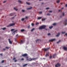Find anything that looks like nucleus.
<instances>
[{
    "label": "nucleus",
    "mask_w": 67,
    "mask_h": 67,
    "mask_svg": "<svg viewBox=\"0 0 67 67\" xmlns=\"http://www.w3.org/2000/svg\"><path fill=\"white\" fill-rule=\"evenodd\" d=\"M46 27V26L45 25H43L42 26H40L39 28V30H41V29H44Z\"/></svg>",
    "instance_id": "f257e3e1"
},
{
    "label": "nucleus",
    "mask_w": 67,
    "mask_h": 67,
    "mask_svg": "<svg viewBox=\"0 0 67 67\" xmlns=\"http://www.w3.org/2000/svg\"><path fill=\"white\" fill-rule=\"evenodd\" d=\"M28 58V57H26V58L27 60H28V61H31V60H32L33 59H32L31 58L29 59Z\"/></svg>",
    "instance_id": "f03ea898"
},
{
    "label": "nucleus",
    "mask_w": 67,
    "mask_h": 67,
    "mask_svg": "<svg viewBox=\"0 0 67 67\" xmlns=\"http://www.w3.org/2000/svg\"><path fill=\"white\" fill-rule=\"evenodd\" d=\"M15 25V23H14L13 24H9V25L8 26H7V27H9V26H13V25Z\"/></svg>",
    "instance_id": "7ed1b4c3"
},
{
    "label": "nucleus",
    "mask_w": 67,
    "mask_h": 67,
    "mask_svg": "<svg viewBox=\"0 0 67 67\" xmlns=\"http://www.w3.org/2000/svg\"><path fill=\"white\" fill-rule=\"evenodd\" d=\"M60 66V65L58 63L55 65V67H58Z\"/></svg>",
    "instance_id": "20e7f679"
},
{
    "label": "nucleus",
    "mask_w": 67,
    "mask_h": 67,
    "mask_svg": "<svg viewBox=\"0 0 67 67\" xmlns=\"http://www.w3.org/2000/svg\"><path fill=\"white\" fill-rule=\"evenodd\" d=\"M22 56H23V57H26V56H27V54L25 53L22 55Z\"/></svg>",
    "instance_id": "39448f33"
},
{
    "label": "nucleus",
    "mask_w": 67,
    "mask_h": 67,
    "mask_svg": "<svg viewBox=\"0 0 67 67\" xmlns=\"http://www.w3.org/2000/svg\"><path fill=\"white\" fill-rule=\"evenodd\" d=\"M67 19H66L65 21H64V24H65V25H66L67 24Z\"/></svg>",
    "instance_id": "423d86ee"
},
{
    "label": "nucleus",
    "mask_w": 67,
    "mask_h": 67,
    "mask_svg": "<svg viewBox=\"0 0 67 67\" xmlns=\"http://www.w3.org/2000/svg\"><path fill=\"white\" fill-rule=\"evenodd\" d=\"M55 40H56V39H51L49 40V42H53V41H55Z\"/></svg>",
    "instance_id": "0eeeda50"
},
{
    "label": "nucleus",
    "mask_w": 67,
    "mask_h": 67,
    "mask_svg": "<svg viewBox=\"0 0 67 67\" xmlns=\"http://www.w3.org/2000/svg\"><path fill=\"white\" fill-rule=\"evenodd\" d=\"M50 48V47L48 48L47 49L46 48H44V51H48V49H49Z\"/></svg>",
    "instance_id": "6e6552de"
},
{
    "label": "nucleus",
    "mask_w": 67,
    "mask_h": 67,
    "mask_svg": "<svg viewBox=\"0 0 67 67\" xmlns=\"http://www.w3.org/2000/svg\"><path fill=\"white\" fill-rule=\"evenodd\" d=\"M8 41L10 44H12V41H10V39H8Z\"/></svg>",
    "instance_id": "1a4fd4ad"
},
{
    "label": "nucleus",
    "mask_w": 67,
    "mask_h": 67,
    "mask_svg": "<svg viewBox=\"0 0 67 67\" xmlns=\"http://www.w3.org/2000/svg\"><path fill=\"white\" fill-rule=\"evenodd\" d=\"M60 33L59 32L58 33V34H57V35L56 36H57V37H58V36H59L60 35Z\"/></svg>",
    "instance_id": "9d476101"
},
{
    "label": "nucleus",
    "mask_w": 67,
    "mask_h": 67,
    "mask_svg": "<svg viewBox=\"0 0 67 67\" xmlns=\"http://www.w3.org/2000/svg\"><path fill=\"white\" fill-rule=\"evenodd\" d=\"M63 49L64 50H65V51H67V48L65 47H63Z\"/></svg>",
    "instance_id": "9b49d317"
},
{
    "label": "nucleus",
    "mask_w": 67,
    "mask_h": 67,
    "mask_svg": "<svg viewBox=\"0 0 67 67\" xmlns=\"http://www.w3.org/2000/svg\"><path fill=\"white\" fill-rule=\"evenodd\" d=\"M14 14V13H12L11 14H10V16H12V15H13Z\"/></svg>",
    "instance_id": "f8f14e48"
},
{
    "label": "nucleus",
    "mask_w": 67,
    "mask_h": 67,
    "mask_svg": "<svg viewBox=\"0 0 67 67\" xmlns=\"http://www.w3.org/2000/svg\"><path fill=\"white\" fill-rule=\"evenodd\" d=\"M20 44H23V41L22 40H20Z\"/></svg>",
    "instance_id": "ddd939ff"
},
{
    "label": "nucleus",
    "mask_w": 67,
    "mask_h": 67,
    "mask_svg": "<svg viewBox=\"0 0 67 67\" xmlns=\"http://www.w3.org/2000/svg\"><path fill=\"white\" fill-rule=\"evenodd\" d=\"M55 56H56V54H54L53 55V58H54Z\"/></svg>",
    "instance_id": "4468645a"
},
{
    "label": "nucleus",
    "mask_w": 67,
    "mask_h": 67,
    "mask_svg": "<svg viewBox=\"0 0 67 67\" xmlns=\"http://www.w3.org/2000/svg\"><path fill=\"white\" fill-rule=\"evenodd\" d=\"M14 41L15 42H18V40H17V38H15Z\"/></svg>",
    "instance_id": "2eb2a0df"
},
{
    "label": "nucleus",
    "mask_w": 67,
    "mask_h": 67,
    "mask_svg": "<svg viewBox=\"0 0 67 67\" xmlns=\"http://www.w3.org/2000/svg\"><path fill=\"white\" fill-rule=\"evenodd\" d=\"M27 65H28V64H25L23 65V66L25 67V66H27Z\"/></svg>",
    "instance_id": "dca6fc26"
},
{
    "label": "nucleus",
    "mask_w": 67,
    "mask_h": 67,
    "mask_svg": "<svg viewBox=\"0 0 67 67\" xmlns=\"http://www.w3.org/2000/svg\"><path fill=\"white\" fill-rule=\"evenodd\" d=\"M16 38H18V37H20V36L19 35H18V34H17L16 36Z\"/></svg>",
    "instance_id": "f3484780"
},
{
    "label": "nucleus",
    "mask_w": 67,
    "mask_h": 67,
    "mask_svg": "<svg viewBox=\"0 0 67 67\" xmlns=\"http://www.w3.org/2000/svg\"><path fill=\"white\" fill-rule=\"evenodd\" d=\"M37 41H41V40H39V39H37V40H36V43L37 42Z\"/></svg>",
    "instance_id": "a211bd4d"
},
{
    "label": "nucleus",
    "mask_w": 67,
    "mask_h": 67,
    "mask_svg": "<svg viewBox=\"0 0 67 67\" xmlns=\"http://www.w3.org/2000/svg\"><path fill=\"white\" fill-rule=\"evenodd\" d=\"M42 19V17H38L37 18L38 20H40V19Z\"/></svg>",
    "instance_id": "6ab92c4d"
},
{
    "label": "nucleus",
    "mask_w": 67,
    "mask_h": 67,
    "mask_svg": "<svg viewBox=\"0 0 67 67\" xmlns=\"http://www.w3.org/2000/svg\"><path fill=\"white\" fill-rule=\"evenodd\" d=\"M21 32H24V29H21V30H20Z\"/></svg>",
    "instance_id": "aec40b11"
},
{
    "label": "nucleus",
    "mask_w": 67,
    "mask_h": 67,
    "mask_svg": "<svg viewBox=\"0 0 67 67\" xmlns=\"http://www.w3.org/2000/svg\"><path fill=\"white\" fill-rule=\"evenodd\" d=\"M32 7H30L29 8H27V10H29L30 9H32Z\"/></svg>",
    "instance_id": "412c9836"
},
{
    "label": "nucleus",
    "mask_w": 67,
    "mask_h": 67,
    "mask_svg": "<svg viewBox=\"0 0 67 67\" xmlns=\"http://www.w3.org/2000/svg\"><path fill=\"white\" fill-rule=\"evenodd\" d=\"M47 56H48V53H46V55H45V57H47Z\"/></svg>",
    "instance_id": "4be33fe9"
},
{
    "label": "nucleus",
    "mask_w": 67,
    "mask_h": 67,
    "mask_svg": "<svg viewBox=\"0 0 67 67\" xmlns=\"http://www.w3.org/2000/svg\"><path fill=\"white\" fill-rule=\"evenodd\" d=\"M14 10H16V11H17V10H18V9H16V8L14 7Z\"/></svg>",
    "instance_id": "5701e85b"
},
{
    "label": "nucleus",
    "mask_w": 67,
    "mask_h": 67,
    "mask_svg": "<svg viewBox=\"0 0 67 67\" xmlns=\"http://www.w3.org/2000/svg\"><path fill=\"white\" fill-rule=\"evenodd\" d=\"M10 47H5V48L6 49H9V48H10Z\"/></svg>",
    "instance_id": "b1692460"
},
{
    "label": "nucleus",
    "mask_w": 67,
    "mask_h": 67,
    "mask_svg": "<svg viewBox=\"0 0 67 67\" xmlns=\"http://www.w3.org/2000/svg\"><path fill=\"white\" fill-rule=\"evenodd\" d=\"M35 29L34 28H33L31 30V32H32V31H33V30H34Z\"/></svg>",
    "instance_id": "393cba45"
},
{
    "label": "nucleus",
    "mask_w": 67,
    "mask_h": 67,
    "mask_svg": "<svg viewBox=\"0 0 67 67\" xmlns=\"http://www.w3.org/2000/svg\"><path fill=\"white\" fill-rule=\"evenodd\" d=\"M60 42H61V40H60L59 41L57 42V44H58V43H59Z\"/></svg>",
    "instance_id": "a878e982"
},
{
    "label": "nucleus",
    "mask_w": 67,
    "mask_h": 67,
    "mask_svg": "<svg viewBox=\"0 0 67 67\" xmlns=\"http://www.w3.org/2000/svg\"><path fill=\"white\" fill-rule=\"evenodd\" d=\"M49 27L50 29H52L53 27V26H50V27Z\"/></svg>",
    "instance_id": "bb28decb"
},
{
    "label": "nucleus",
    "mask_w": 67,
    "mask_h": 67,
    "mask_svg": "<svg viewBox=\"0 0 67 67\" xmlns=\"http://www.w3.org/2000/svg\"><path fill=\"white\" fill-rule=\"evenodd\" d=\"M26 3L27 4H28V5H30V3H27V2H26Z\"/></svg>",
    "instance_id": "cd10ccee"
},
{
    "label": "nucleus",
    "mask_w": 67,
    "mask_h": 67,
    "mask_svg": "<svg viewBox=\"0 0 67 67\" xmlns=\"http://www.w3.org/2000/svg\"><path fill=\"white\" fill-rule=\"evenodd\" d=\"M59 2H60V0H58L57 2V3H58Z\"/></svg>",
    "instance_id": "c85d7f7f"
},
{
    "label": "nucleus",
    "mask_w": 67,
    "mask_h": 67,
    "mask_svg": "<svg viewBox=\"0 0 67 67\" xmlns=\"http://www.w3.org/2000/svg\"><path fill=\"white\" fill-rule=\"evenodd\" d=\"M57 24L56 23H54L53 24V25H56Z\"/></svg>",
    "instance_id": "c756f323"
},
{
    "label": "nucleus",
    "mask_w": 67,
    "mask_h": 67,
    "mask_svg": "<svg viewBox=\"0 0 67 67\" xmlns=\"http://www.w3.org/2000/svg\"><path fill=\"white\" fill-rule=\"evenodd\" d=\"M18 2H19V3H21V1L20 0H19Z\"/></svg>",
    "instance_id": "7c9ffc66"
},
{
    "label": "nucleus",
    "mask_w": 67,
    "mask_h": 67,
    "mask_svg": "<svg viewBox=\"0 0 67 67\" xmlns=\"http://www.w3.org/2000/svg\"><path fill=\"white\" fill-rule=\"evenodd\" d=\"M3 30H5V29H6V28L5 27H4V28H3V29H2Z\"/></svg>",
    "instance_id": "2f4dec72"
},
{
    "label": "nucleus",
    "mask_w": 67,
    "mask_h": 67,
    "mask_svg": "<svg viewBox=\"0 0 67 67\" xmlns=\"http://www.w3.org/2000/svg\"><path fill=\"white\" fill-rule=\"evenodd\" d=\"M66 33V32L65 31H64V32H62V34H64V33Z\"/></svg>",
    "instance_id": "473e14b6"
},
{
    "label": "nucleus",
    "mask_w": 67,
    "mask_h": 67,
    "mask_svg": "<svg viewBox=\"0 0 67 67\" xmlns=\"http://www.w3.org/2000/svg\"><path fill=\"white\" fill-rule=\"evenodd\" d=\"M14 29H11V31H14Z\"/></svg>",
    "instance_id": "72a5a7b5"
},
{
    "label": "nucleus",
    "mask_w": 67,
    "mask_h": 67,
    "mask_svg": "<svg viewBox=\"0 0 67 67\" xmlns=\"http://www.w3.org/2000/svg\"><path fill=\"white\" fill-rule=\"evenodd\" d=\"M34 23H31V25H32V26H34Z\"/></svg>",
    "instance_id": "f704fd0d"
},
{
    "label": "nucleus",
    "mask_w": 67,
    "mask_h": 67,
    "mask_svg": "<svg viewBox=\"0 0 67 67\" xmlns=\"http://www.w3.org/2000/svg\"><path fill=\"white\" fill-rule=\"evenodd\" d=\"M16 31H17V30H15V31H14L13 32L14 33V34H15V33H14V32H16Z\"/></svg>",
    "instance_id": "c9c22d12"
},
{
    "label": "nucleus",
    "mask_w": 67,
    "mask_h": 67,
    "mask_svg": "<svg viewBox=\"0 0 67 67\" xmlns=\"http://www.w3.org/2000/svg\"><path fill=\"white\" fill-rule=\"evenodd\" d=\"M48 36H49V35H51V34L49 33H48Z\"/></svg>",
    "instance_id": "e433bc0d"
},
{
    "label": "nucleus",
    "mask_w": 67,
    "mask_h": 67,
    "mask_svg": "<svg viewBox=\"0 0 67 67\" xmlns=\"http://www.w3.org/2000/svg\"><path fill=\"white\" fill-rule=\"evenodd\" d=\"M45 20V18H43L42 19V21H44V20Z\"/></svg>",
    "instance_id": "4c0bfd02"
},
{
    "label": "nucleus",
    "mask_w": 67,
    "mask_h": 67,
    "mask_svg": "<svg viewBox=\"0 0 67 67\" xmlns=\"http://www.w3.org/2000/svg\"><path fill=\"white\" fill-rule=\"evenodd\" d=\"M24 18H23L21 19V21H24Z\"/></svg>",
    "instance_id": "58836bf2"
},
{
    "label": "nucleus",
    "mask_w": 67,
    "mask_h": 67,
    "mask_svg": "<svg viewBox=\"0 0 67 67\" xmlns=\"http://www.w3.org/2000/svg\"><path fill=\"white\" fill-rule=\"evenodd\" d=\"M47 14V15H50V14H49V13H48Z\"/></svg>",
    "instance_id": "ea45409f"
},
{
    "label": "nucleus",
    "mask_w": 67,
    "mask_h": 67,
    "mask_svg": "<svg viewBox=\"0 0 67 67\" xmlns=\"http://www.w3.org/2000/svg\"><path fill=\"white\" fill-rule=\"evenodd\" d=\"M49 9V8H46V10H48V9Z\"/></svg>",
    "instance_id": "a19ab883"
},
{
    "label": "nucleus",
    "mask_w": 67,
    "mask_h": 67,
    "mask_svg": "<svg viewBox=\"0 0 67 67\" xmlns=\"http://www.w3.org/2000/svg\"><path fill=\"white\" fill-rule=\"evenodd\" d=\"M21 60H24V58H22L21 59Z\"/></svg>",
    "instance_id": "79ce46f5"
},
{
    "label": "nucleus",
    "mask_w": 67,
    "mask_h": 67,
    "mask_svg": "<svg viewBox=\"0 0 67 67\" xmlns=\"http://www.w3.org/2000/svg\"><path fill=\"white\" fill-rule=\"evenodd\" d=\"M15 58H14L13 59V60H14L15 59Z\"/></svg>",
    "instance_id": "37998d69"
},
{
    "label": "nucleus",
    "mask_w": 67,
    "mask_h": 67,
    "mask_svg": "<svg viewBox=\"0 0 67 67\" xmlns=\"http://www.w3.org/2000/svg\"><path fill=\"white\" fill-rule=\"evenodd\" d=\"M62 14H63V16H64V15L65 14V13H63Z\"/></svg>",
    "instance_id": "c03bdc74"
},
{
    "label": "nucleus",
    "mask_w": 67,
    "mask_h": 67,
    "mask_svg": "<svg viewBox=\"0 0 67 67\" xmlns=\"http://www.w3.org/2000/svg\"><path fill=\"white\" fill-rule=\"evenodd\" d=\"M30 25H29L27 27L28 28H30Z\"/></svg>",
    "instance_id": "a18cd8bd"
},
{
    "label": "nucleus",
    "mask_w": 67,
    "mask_h": 67,
    "mask_svg": "<svg viewBox=\"0 0 67 67\" xmlns=\"http://www.w3.org/2000/svg\"><path fill=\"white\" fill-rule=\"evenodd\" d=\"M4 60H3L2 61V63H4Z\"/></svg>",
    "instance_id": "49530a36"
},
{
    "label": "nucleus",
    "mask_w": 67,
    "mask_h": 67,
    "mask_svg": "<svg viewBox=\"0 0 67 67\" xmlns=\"http://www.w3.org/2000/svg\"><path fill=\"white\" fill-rule=\"evenodd\" d=\"M39 24V23H37L36 24V25H37V24Z\"/></svg>",
    "instance_id": "de8ad7c7"
},
{
    "label": "nucleus",
    "mask_w": 67,
    "mask_h": 67,
    "mask_svg": "<svg viewBox=\"0 0 67 67\" xmlns=\"http://www.w3.org/2000/svg\"><path fill=\"white\" fill-rule=\"evenodd\" d=\"M22 12H24V10H22Z\"/></svg>",
    "instance_id": "09e8293b"
},
{
    "label": "nucleus",
    "mask_w": 67,
    "mask_h": 67,
    "mask_svg": "<svg viewBox=\"0 0 67 67\" xmlns=\"http://www.w3.org/2000/svg\"><path fill=\"white\" fill-rule=\"evenodd\" d=\"M6 1H4L3 2V3H5V2H6Z\"/></svg>",
    "instance_id": "8fccbe9b"
},
{
    "label": "nucleus",
    "mask_w": 67,
    "mask_h": 67,
    "mask_svg": "<svg viewBox=\"0 0 67 67\" xmlns=\"http://www.w3.org/2000/svg\"><path fill=\"white\" fill-rule=\"evenodd\" d=\"M5 48H4L3 49V51H5Z\"/></svg>",
    "instance_id": "3c124183"
},
{
    "label": "nucleus",
    "mask_w": 67,
    "mask_h": 67,
    "mask_svg": "<svg viewBox=\"0 0 67 67\" xmlns=\"http://www.w3.org/2000/svg\"><path fill=\"white\" fill-rule=\"evenodd\" d=\"M42 13V12H40L39 13H40V14H41Z\"/></svg>",
    "instance_id": "603ef678"
},
{
    "label": "nucleus",
    "mask_w": 67,
    "mask_h": 67,
    "mask_svg": "<svg viewBox=\"0 0 67 67\" xmlns=\"http://www.w3.org/2000/svg\"><path fill=\"white\" fill-rule=\"evenodd\" d=\"M17 62V60H14V62Z\"/></svg>",
    "instance_id": "864d4df0"
},
{
    "label": "nucleus",
    "mask_w": 67,
    "mask_h": 67,
    "mask_svg": "<svg viewBox=\"0 0 67 67\" xmlns=\"http://www.w3.org/2000/svg\"><path fill=\"white\" fill-rule=\"evenodd\" d=\"M52 11H49V12H52Z\"/></svg>",
    "instance_id": "5fc2aeb1"
},
{
    "label": "nucleus",
    "mask_w": 67,
    "mask_h": 67,
    "mask_svg": "<svg viewBox=\"0 0 67 67\" xmlns=\"http://www.w3.org/2000/svg\"><path fill=\"white\" fill-rule=\"evenodd\" d=\"M0 55H1V56H2V53H1L0 54Z\"/></svg>",
    "instance_id": "6e6d98bb"
},
{
    "label": "nucleus",
    "mask_w": 67,
    "mask_h": 67,
    "mask_svg": "<svg viewBox=\"0 0 67 67\" xmlns=\"http://www.w3.org/2000/svg\"><path fill=\"white\" fill-rule=\"evenodd\" d=\"M50 58H52V56H50L49 57Z\"/></svg>",
    "instance_id": "4d7b16f0"
},
{
    "label": "nucleus",
    "mask_w": 67,
    "mask_h": 67,
    "mask_svg": "<svg viewBox=\"0 0 67 67\" xmlns=\"http://www.w3.org/2000/svg\"><path fill=\"white\" fill-rule=\"evenodd\" d=\"M25 18H26V19H27V16H26L25 17Z\"/></svg>",
    "instance_id": "13d9d810"
},
{
    "label": "nucleus",
    "mask_w": 67,
    "mask_h": 67,
    "mask_svg": "<svg viewBox=\"0 0 67 67\" xmlns=\"http://www.w3.org/2000/svg\"><path fill=\"white\" fill-rule=\"evenodd\" d=\"M60 11H61V10L59 9V12H60Z\"/></svg>",
    "instance_id": "bf43d9fd"
},
{
    "label": "nucleus",
    "mask_w": 67,
    "mask_h": 67,
    "mask_svg": "<svg viewBox=\"0 0 67 67\" xmlns=\"http://www.w3.org/2000/svg\"><path fill=\"white\" fill-rule=\"evenodd\" d=\"M65 35H66V36H67V33H66L65 34Z\"/></svg>",
    "instance_id": "052dcab7"
},
{
    "label": "nucleus",
    "mask_w": 67,
    "mask_h": 67,
    "mask_svg": "<svg viewBox=\"0 0 67 67\" xmlns=\"http://www.w3.org/2000/svg\"><path fill=\"white\" fill-rule=\"evenodd\" d=\"M65 7H67V4H66L65 5Z\"/></svg>",
    "instance_id": "680f3d73"
},
{
    "label": "nucleus",
    "mask_w": 67,
    "mask_h": 67,
    "mask_svg": "<svg viewBox=\"0 0 67 67\" xmlns=\"http://www.w3.org/2000/svg\"><path fill=\"white\" fill-rule=\"evenodd\" d=\"M43 4V3L42 2L41 3V4Z\"/></svg>",
    "instance_id": "e2e57ef3"
},
{
    "label": "nucleus",
    "mask_w": 67,
    "mask_h": 67,
    "mask_svg": "<svg viewBox=\"0 0 67 67\" xmlns=\"http://www.w3.org/2000/svg\"><path fill=\"white\" fill-rule=\"evenodd\" d=\"M64 9V8H62V9Z\"/></svg>",
    "instance_id": "0e129e2a"
},
{
    "label": "nucleus",
    "mask_w": 67,
    "mask_h": 67,
    "mask_svg": "<svg viewBox=\"0 0 67 67\" xmlns=\"http://www.w3.org/2000/svg\"><path fill=\"white\" fill-rule=\"evenodd\" d=\"M42 0H39V1H42Z\"/></svg>",
    "instance_id": "69168bd1"
},
{
    "label": "nucleus",
    "mask_w": 67,
    "mask_h": 67,
    "mask_svg": "<svg viewBox=\"0 0 67 67\" xmlns=\"http://www.w3.org/2000/svg\"><path fill=\"white\" fill-rule=\"evenodd\" d=\"M13 18H14V17H13V18H12V19H13Z\"/></svg>",
    "instance_id": "338daca9"
},
{
    "label": "nucleus",
    "mask_w": 67,
    "mask_h": 67,
    "mask_svg": "<svg viewBox=\"0 0 67 67\" xmlns=\"http://www.w3.org/2000/svg\"><path fill=\"white\" fill-rule=\"evenodd\" d=\"M60 18H62V16H60Z\"/></svg>",
    "instance_id": "774afa93"
}]
</instances>
